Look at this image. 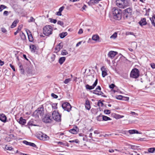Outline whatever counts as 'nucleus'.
<instances>
[{
  "label": "nucleus",
  "instance_id": "obj_1",
  "mask_svg": "<svg viewBox=\"0 0 155 155\" xmlns=\"http://www.w3.org/2000/svg\"><path fill=\"white\" fill-rule=\"evenodd\" d=\"M117 6L120 8H124L130 5L129 2L127 0H117L116 2Z\"/></svg>",
  "mask_w": 155,
  "mask_h": 155
},
{
  "label": "nucleus",
  "instance_id": "obj_2",
  "mask_svg": "<svg viewBox=\"0 0 155 155\" xmlns=\"http://www.w3.org/2000/svg\"><path fill=\"white\" fill-rule=\"evenodd\" d=\"M121 11L120 10L114 8L112 9V15L114 19L119 20L121 18Z\"/></svg>",
  "mask_w": 155,
  "mask_h": 155
},
{
  "label": "nucleus",
  "instance_id": "obj_3",
  "mask_svg": "<svg viewBox=\"0 0 155 155\" xmlns=\"http://www.w3.org/2000/svg\"><path fill=\"white\" fill-rule=\"evenodd\" d=\"M43 34L46 36H49L52 33L53 28L50 25H47L43 28Z\"/></svg>",
  "mask_w": 155,
  "mask_h": 155
},
{
  "label": "nucleus",
  "instance_id": "obj_4",
  "mask_svg": "<svg viewBox=\"0 0 155 155\" xmlns=\"http://www.w3.org/2000/svg\"><path fill=\"white\" fill-rule=\"evenodd\" d=\"M43 114L44 111L42 108H38L34 112L33 114L34 116L36 118H41Z\"/></svg>",
  "mask_w": 155,
  "mask_h": 155
},
{
  "label": "nucleus",
  "instance_id": "obj_5",
  "mask_svg": "<svg viewBox=\"0 0 155 155\" xmlns=\"http://www.w3.org/2000/svg\"><path fill=\"white\" fill-rule=\"evenodd\" d=\"M37 138L43 141H47L49 139V137L46 134H43L41 132H39L37 134Z\"/></svg>",
  "mask_w": 155,
  "mask_h": 155
},
{
  "label": "nucleus",
  "instance_id": "obj_6",
  "mask_svg": "<svg viewBox=\"0 0 155 155\" xmlns=\"http://www.w3.org/2000/svg\"><path fill=\"white\" fill-rule=\"evenodd\" d=\"M52 118L55 121L59 122L61 120V116L59 113L55 110L53 111L52 114Z\"/></svg>",
  "mask_w": 155,
  "mask_h": 155
},
{
  "label": "nucleus",
  "instance_id": "obj_7",
  "mask_svg": "<svg viewBox=\"0 0 155 155\" xmlns=\"http://www.w3.org/2000/svg\"><path fill=\"white\" fill-rule=\"evenodd\" d=\"M139 75V71L138 69L134 68L133 69L130 73V77L133 78H137Z\"/></svg>",
  "mask_w": 155,
  "mask_h": 155
},
{
  "label": "nucleus",
  "instance_id": "obj_8",
  "mask_svg": "<svg viewBox=\"0 0 155 155\" xmlns=\"http://www.w3.org/2000/svg\"><path fill=\"white\" fill-rule=\"evenodd\" d=\"M124 17L127 18L130 17L131 15L132 12V9L130 8H127L124 10Z\"/></svg>",
  "mask_w": 155,
  "mask_h": 155
},
{
  "label": "nucleus",
  "instance_id": "obj_9",
  "mask_svg": "<svg viewBox=\"0 0 155 155\" xmlns=\"http://www.w3.org/2000/svg\"><path fill=\"white\" fill-rule=\"evenodd\" d=\"M62 107L63 109L68 112L70 111L71 109V107L70 104L67 102L64 103L62 104Z\"/></svg>",
  "mask_w": 155,
  "mask_h": 155
},
{
  "label": "nucleus",
  "instance_id": "obj_10",
  "mask_svg": "<svg viewBox=\"0 0 155 155\" xmlns=\"http://www.w3.org/2000/svg\"><path fill=\"white\" fill-rule=\"evenodd\" d=\"M52 120L51 118L49 115L47 114L42 119L43 122L45 123H50L51 122Z\"/></svg>",
  "mask_w": 155,
  "mask_h": 155
},
{
  "label": "nucleus",
  "instance_id": "obj_11",
  "mask_svg": "<svg viewBox=\"0 0 155 155\" xmlns=\"http://www.w3.org/2000/svg\"><path fill=\"white\" fill-rule=\"evenodd\" d=\"M97 83V79L94 83L92 86H90L88 84H87L86 86V88L87 89L91 90L94 89V87L96 86Z\"/></svg>",
  "mask_w": 155,
  "mask_h": 155
},
{
  "label": "nucleus",
  "instance_id": "obj_12",
  "mask_svg": "<svg viewBox=\"0 0 155 155\" xmlns=\"http://www.w3.org/2000/svg\"><path fill=\"white\" fill-rule=\"evenodd\" d=\"M117 54V52L114 51H110L108 54V57L113 59Z\"/></svg>",
  "mask_w": 155,
  "mask_h": 155
},
{
  "label": "nucleus",
  "instance_id": "obj_13",
  "mask_svg": "<svg viewBox=\"0 0 155 155\" xmlns=\"http://www.w3.org/2000/svg\"><path fill=\"white\" fill-rule=\"evenodd\" d=\"M101 70L102 72V75L103 77H104L105 76L107 75V69L105 68L103 66L101 67Z\"/></svg>",
  "mask_w": 155,
  "mask_h": 155
},
{
  "label": "nucleus",
  "instance_id": "obj_14",
  "mask_svg": "<svg viewBox=\"0 0 155 155\" xmlns=\"http://www.w3.org/2000/svg\"><path fill=\"white\" fill-rule=\"evenodd\" d=\"M128 132L130 134H142V133L141 132H139L138 131L136 130H130L128 131Z\"/></svg>",
  "mask_w": 155,
  "mask_h": 155
},
{
  "label": "nucleus",
  "instance_id": "obj_15",
  "mask_svg": "<svg viewBox=\"0 0 155 155\" xmlns=\"http://www.w3.org/2000/svg\"><path fill=\"white\" fill-rule=\"evenodd\" d=\"M30 48L32 52L34 53L37 49V47L34 45H30Z\"/></svg>",
  "mask_w": 155,
  "mask_h": 155
},
{
  "label": "nucleus",
  "instance_id": "obj_16",
  "mask_svg": "<svg viewBox=\"0 0 155 155\" xmlns=\"http://www.w3.org/2000/svg\"><path fill=\"white\" fill-rule=\"evenodd\" d=\"M0 120L3 122H5L6 120L5 115L4 114L0 115Z\"/></svg>",
  "mask_w": 155,
  "mask_h": 155
},
{
  "label": "nucleus",
  "instance_id": "obj_17",
  "mask_svg": "<svg viewBox=\"0 0 155 155\" xmlns=\"http://www.w3.org/2000/svg\"><path fill=\"white\" fill-rule=\"evenodd\" d=\"M27 33L28 36L29 40L30 41H32L33 38L32 35L29 31H27Z\"/></svg>",
  "mask_w": 155,
  "mask_h": 155
},
{
  "label": "nucleus",
  "instance_id": "obj_18",
  "mask_svg": "<svg viewBox=\"0 0 155 155\" xmlns=\"http://www.w3.org/2000/svg\"><path fill=\"white\" fill-rule=\"evenodd\" d=\"M139 23L141 26L145 25L147 24L146 19L143 18L139 22Z\"/></svg>",
  "mask_w": 155,
  "mask_h": 155
},
{
  "label": "nucleus",
  "instance_id": "obj_19",
  "mask_svg": "<svg viewBox=\"0 0 155 155\" xmlns=\"http://www.w3.org/2000/svg\"><path fill=\"white\" fill-rule=\"evenodd\" d=\"M99 37L97 35H93L92 38V39L95 41H97L99 40Z\"/></svg>",
  "mask_w": 155,
  "mask_h": 155
},
{
  "label": "nucleus",
  "instance_id": "obj_20",
  "mask_svg": "<svg viewBox=\"0 0 155 155\" xmlns=\"http://www.w3.org/2000/svg\"><path fill=\"white\" fill-rule=\"evenodd\" d=\"M18 122L22 125L25 124L26 123V120L25 119H23L22 117H20Z\"/></svg>",
  "mask_w": 155,
  "mask_h": 155
},
{
  "label": "nucleus",
  "instance_id": "obj_21",
  "mask_svg": "<svg viewBox=\"0 0 155 155\" xmlns=\"http://www.w3.org/2000/svg\"><path fill=\"white\" fill-rule=\"evenodd\" d=\"M85 107L86 109L88 110H89L90 109L91 107L89 101H86Z\"/></svg>",
  "mask_w": 155,
  "mask_h": 155
},
{
  "label": "nucleus",
  "instance_id": "obj_22",
  "mask_svg": "<svg viewBox=\"0 0 155 155\" xmlns=\"http://www.w3.org/2000/svg\"><path fill=\"white\" fill-rule=\"evenodd\" d=\"M66 59L65 57H61L59 59V63L61 64H62L65 61Z\"/></svg>",
  "mask_w": 155,
  "mask_h": 155
},
{
  "label": "nucleus",
  "instance_id": "obj_23",
  "mask_svg": "<svg viewBox=\"0 0 155 155\" xmlns=\"http://www.w3.org/2000/svg\"><path fill=\"white\" fill-rule=\"evenodd\" d=\"M94 94L97 95H102L103 93L100 91H97V90H95L93 92Z\"/></svg>",
  "mask_w": 155,
  "mask_h": 155
},
{
  "label": "nucleus",
  "instance_id": "obj_24",
  "mask_svg": "<svg viewBox=\"0 0 155 155\" xmlns=\"http://www.w3.org/2000/svg\"><path fill=\"white\" fill-rule=\"evenodd\" d=\"M62 48V46L61 45V44L59 43L56 47L55 48V50L58 52Z\"/></svg>",
  "mask_w": 155,
  "mask_h": 155
},
{
  "label": "nucleus",
  "instance_id": "obj_25",
  "mask_svg": "<svg viewBox=\"0 0 155 155\" xmlns=\"http://www.w3.org/2000/svg\"><path fill=\"white\" fill-rule=\"evenodd\" d=\"M102 119L104 121H107L108 120H111V119L110 118V117H108L106 116H104L103 115V116H102Z\"/></svg>",
  "mask_w": 155,
  "mask_h": 155
},
{
  "label": "nucleus",
  "instance_id": "obj_26",
  "mask_svg": "<svg viewBox=\"0 0 155 155\" xmlns=\"http://www.w3.org/2000/svg\"><path fill=\"white\" fill-rule=\"evenodd\" d=\"M69 132L73 134H77L78 132V130L74 129H71L69 130Z\"/></svg>",
  "mask_w": 155,
  "mask_h": 155
},
{
  "label": "nucleus",
  "instance_id": "obj_27",
  "mask_svg": "<svg viewBox=\"0 0 155 155\" xmlns=\"http://www.w3.org/2000/svg\"><path fill=\"white\" fill-rule=\"evenodd\" d=\"M67 35V32H63L60 34V37L62 38H64Z\"/></svg>",
  "mask_w": 155,
  "mask_h": 155
},
{
  "label": "nucleus",
  "instance_id": "obj_28",
  "mask_svg": "<svg viewBox=\"0 0 155 155\" xmlns=\"http://www.w3.org/2000/svg\"><path fill=\"white\" fill-rule=\"evenodd\" d=\"M18 21L17 20L15 21L11 25V28H13L14 27H15L16 26L17 23H18Z\"/></svg>",
  "mask_w": 155,
  "mask_h": 155
},
{
  "label": "nucleus",
  "instance_id": "obj_29",
  "mask_svg": "<svg viewBox=\"0 0 155 155\" xmlns=\"http://www.w3.org/2000/svg\"><path fill=\"white\" fill-rule=\"evenodd\" d=\"M155 151V148H150L148 149V152L150 153H153Z\"/></svg>",
  "mask_w": 155,
  "mask_h": 155
},
{
  "label": "nucleus",
  "instance_id": "obj_30",
  "mask_svg": "<svg viewBox=\"0 0 155 155\" xmlns=\"http://www.w3.org/2000/svg\"><path fill=\"white\" fill-rule=\"evenodd\" d=\"M20 36L21 38L23 40H25L26 39V37L25 34L22 32L20 33Z\"/></svg>",
  "mask_w": 155,
  "mask_h": 155
},
{
  "label": "nucleus",
  "instance_id": "obj_31",
  "mask_svg": "<svg viewBox=\"0 0 155 155\" xmlns=\"http://www.w3.org/2000/svg\"><path fill=\"white\" fill-rule=\"evenodd\" d=\"M117 36V34L116 32H114L110 37L111 39H115Z\"/></svg>",
  "mask_w": 155,
  "mask_h": 155
},
{
  "label": "nucleus",
  "instance_id": "obj_32",
  "mask_svg": "<svg viewBox=\"0 0 155 155\" xmlns=\"http://www.w3.org/2000/svg\"><path fill=\"white\" fill-rule=\"evenodd\" d=\"M7 8V7L3 5H0V12H2L4 9Z\"/></svg>",
  "mask_w": 155,
  "mask_h": 155
},
{
  "label": "nucleus",
  "instance_id": "obj_33",
  "mask_svg": "<svg viewBox=\"0 0 155 155\" xmlns=\"http://www.w3.org/2000/svg\"><path fill=\"white\" fill-rule=\"evenodd\" d=\"M102 116H103V115L101 114H100L97 117V120L98 121H101L102 119Z\"/></svg>",
  "mask_w": 155,
  "mask_h": 155
},
{
  "label": "nucleus",
  "instance_id": "obj_34",
  "mask_svg": "<svg viewBox=\"0 0 155 155\" xmlns=\"http://www.w3.org/2000/svg\"><path fill=\"white\" fill-rule=\"evenodd\" d=\"M61 54L63 55H65L67 54L68 52L65 50H64L62 51Z\"/></svg>",
  "mask_w": 155,
  "mask_h": 155
},
{
  "label": "nucleus",
  "instance_id": "obj_35",
  "mask_svg": "<svg viewBox=\"0 0 155 155\" xmlns=\"http://www.w3.org/2000/svg\"><path fill=\"white\" fill-rule=\"evenodd\" d=\"M71 78H68L66 79L64 81V83L65 84H67L68 83H69L70 81H71Z\"/></svg>",
  "mask_w": 155,
  "mask_h": 155
},
{
  "label": "nucleus",
  "instance_id": "obj_36",
  "mask_svg": "<svg viewBox=\"0 0 155 155\" xmlns=\"http://www.w3.org/2000/svg\"><path fill=\"white\" fill-rule=\"evenodd\" d=\"M69 142L70 143H78L79 142L78 139H76L75 140H69Z\"/></svg>",
  "mask_w": 155,
  "mask_h": 155
},
{
  "label": "nucleus",
  "instance_id": "obj_37",
  "mask_svg": "<svg viewBox=\"0 0 155 155\" xmlns=\"http://www.w3.org/2000/svg\"><path fill=\"white\" fill-rule=\"evenodd\" d=\"M124 97L120 95H119L118 96H117L116 97V98L117 99L119 100H121L123 99V98Z\"/></svg>",
  "mask_w": 155,
  "mask_h": 155
},
{
  "label": "nucleus",
  "instance_id": "obj_38",
  "mask_svg": "<svg viewBox=\"0 0 155 155\" xmlns=\"http://www.w3.org/2000/svg\"><path fill=\"white\" fill-rule=\"evenodd\" d=\"M57 103H54L52 105V107L54 109H56L57 108Z\"/></svg>",
  "mask_w": 155,
  "mask_h": 155
},
{
  "label": "nucleus",
  "instance_id": "obj_39",
  "mask_svg": "<svg viewBox=\"0 0 155 155\" xmlns=\"http://www.w3.org/2000/svg\"><path fill=\"white\" fill-rule=\"evenodd\" d=\"M5 148L6 150H12L13 149V148L12 147H9L7 145H6Z\"/></svg>",
  "mask_w": 155,
  "mask_h": 155
},
{
  "label": "nucleus",
  "instance_id": "obj_40",
  "mask_svg": "<svg viewBox=\"0 0 155 155\" xmlns=\"http://www.w3.org/2000/svg\"><path fill=\"white\" fill-rule=\"evenodd\" d=\"M150 20L151 21L152 25H153L155 27V23L154 22V20H153V18H150Z\"/></svg>",
  "mask_w": 155,
  "mask_h": 155
},
{
  "label": "nucleus",
  "instance_id": "obj_41",
  "mask_svg": "<svg viewBox=\"0 0 155 155\" xmlns=\"http://www.w3.org/2000/svg\"><path fill=\"white\" fill-rule=\"evenodd\" d=\"M104 112L105 114H110V111L108 110H104Z\"/></svg>",
  "mask_w": 155,
  "mask_h": 155
},
{
  "label": "nucleus",
  "instance_id": "obj_42",
  "mask_svg": "<svg viewBox=\"0 0 155 155\" xmlns=\"http://www.w3.org/2000/svg\"><path fill=\"white\" fill-rule=\"evenodd\" d=\"M35 19L33 18L32 17H31L30 19L28 20V22H32L34 21Z\"/></svg>",
  "mask_w": 155,
  "mask_h": 155
},
{
  "label": "nucleus",
  "instance_id": "obj_43",
  "mask_svg": "<svg viewBox=\"0 0 155 155\" xmlns=\"http://www.w3.org/2000/svg\"><path fill=\"white\" fill-rule=\"evenodd\" d=\"M57 24L61 26H63L64 25L63 22L61 21H58L57 22Z\"/></svg>",
  "mask_w": 155,
  "mask_h": 155
},
{
  "label": "nucleus",
  "instance_id": "obj_44",
  "mask_svg": "<svg viewBox=\"0 0 155 155\" xmlns=\"http://www.w3.org/2000/svg\"><path fill=\"white\" fill-rule=\"evenodd\" d=\"M28 145H29L31 146L32 147H36V145L34 143H31V142L29 143Z\"/></svg>",
  "mask_w": 155,
  "mask_h": 155
},
{
  "label": "nucleus",
  "instance_id": "obj_45",
  "mask_svg": "<svg viewBox=\"0 0 155 155\" xmlns=\"http://www.w3.org/2000/svg\"><path fill=\"white\" fill-rule=\"evenodd\" d=\"M55 142L56 143L58 144H59V145H65L64 143L61 142H60V141Z\"/></svg>",
  "mask_w": 155,
  "mask_h": 155
},
{
  "label": "nucleus",
  "instance_id": "obj_46",
  "mask_svg": "<svg viewBox=\"0 0 155 155\" xmlns=\"http://www.w3.org/2000/svg\"><path fill=\"white\" fill-rule=\"evenodd\" d=\"M51 96L53 98H57L58 97V96L54 94V93H52L51 94Z\"/></svg>",
  "mask_w": 155,
  "mask_h": 155
},
{
  "label": "nucleus",
  "instance_id": "obj_47",
  "mask_svg": "<svg viewBox=\"0 0 155 155\" xmlns=\"http://www.w3.org/2000/svg\"><path fill=\"white\" fill-rule=\"evenodd\" d=\"M10 138H12L14 139V138H15V136L13 134H11V135H10L9 137H7L6 138V139H9Z\"/></svg>",
  "mask_w": 155,
  "mask_h": 155
},
{
  "label": "nucleus",
  "instance_id": "obj_48",
  "mask_svg": "<svg viewBox=\"0 0 155 155\" xmlns=\"http://www.w3.org/2000/svg\"><path fill=\"white\" fill-rule=\"evenodd\" d=\"M9 12L7 11H5L3 13V14L4 15L7 16Z\"/></svg>",
  "mask_w": 155,
  "mask_h": 155
},
{
  "label": "nucleus",
  "instance_id": "obj_49",
  "mask_svg": "<svg viewBox=\"0 0 155 155\" xmlns=\"http://www.w3.org/2000/svg\"><path fill=\"white\" fill-rule=\"evenodd\" d=\"M151 67L153 68H155V64L153 63H152L150 64Z\"/></svg>",
  "mask_w": 155,
  "mask_h": 155
},
{
  "label": "nucleus",
  "instance_id": "obj_50",
  "mask_svg": "<svg viewBox=\"0 0 155 155\" xmlns=\"http://www.w3.org/2000/svg\"><path fill=\"white\" fill-rule=\"evenodd\" d=\"M103 104L102 102H101V101H100V102L99 101L98 102V105L99 107H102L103 105Z\"/></svg>",
  "mask_w": 155,
  "mask_h": 155
},
{
  "label": "nucleus",
  "instance_id": "obj_51",
  "mask_svg": "<svg viewBox=\"0 0 155 155\" xmlns=\"http://www.w3.org/2000/svg\"><path fill=\"white\" fill-rule=\"evenodd\" d=\"M137 147H138L137 146L133 145L131 146V148L132 149L135 150L136 149Z\"/></svg>",
  "mask_w": 155,
  "mask_h": 155
},
{
  "label": "nucleus",
  "instance_id": "obj_52",
  "mask_svg": "<svg viewBox=\"0 0 155 155\" xmlns=\"http://www.w3.org/2000/svg\"><path fill=\"white\" fill-rule=\"evenodd\" d=\"M57 21L55 19H51L50 22L52 23H55Z\"/></svg>",
  "mask_w": 155,
  "mask_h": 155
},
{
  "label": "nucleus",
  "instance_id": "obj_53",
  "mask_svg": "<svg viewBox=\"0 0 155 155\" xmlns=\"http://www.w3.org/2000/svg\"><path fill=\"white\" fill-rule=\"evenodd\" d=\"M129 100V98L127 97H124L123 98L122 100H125L126 101H128Z\"/></svg>",
  "mask_w": 155,
  "mask_h": 155
},
{
  "label": "nucleus",
  "instance_id": "obj_54",
  "mask_svg": "<svg viewBox=\"0 0 155 155\" xmlns=\"http://www.w3.org/2000/svg\"><path fill=\"white\" fill-rule=\"evenodd\" d=\"M23 143L26 145H29V142H28L26 140H24L23 141Z\"/></svg>",
  "mask_w": 155,
  "mask_h": 155
},
{
  "label": "nucleus",
  "instance_id": "obj_55",
  "mask_svg": "<svg viewBox=\"0 0 155 155\" xmlns=\"http://www.w3.org/2000/svg\"><path fill=\"white\" fill-rule=\"evenodd\" d=\"M126 35H134V34L132 32H127L126 33Z\"/></svg>",
  "mask_w": 155,
  "mask_h": 155
},
{
  "label": "nucleus",
  "instance_id": "obj_56",
  "mask_svg": "<svg viewBox=\"0 0 155 155\" xmlns=\"http://www.w3.org/2000/svg\"><path fill=\"white\" fill-rule=\"evenodd\" d=\"M115 85L114 84H112L110 85L109 86V87L110 88H113L115 87Z\"/></svg>",
  "mask_w": 155,
  "mask_h": 155
},
{
  "label": "nucleus",
  "instance_id": "obj_57",
  "mask_svg": "<svg viewBox=\"0 0 155 155\" xmlns=\"http://www.w3.org/2000/svg\"><path fill=\"white\" fill-rule=\"evenodd\" d=\"M64 7L63 6H62V7H61L59 8V11L60 12H61V13L62 11L64 9Z\"/></svg>",
  "mask_w": 155,
  "mask_h": 155
},
{
  "label": "nucleus",
  "instance_id": "obj_58",
  "mask_svg": "<svg viewBox=\"0 0 155 155\" xmlns=\"http://www.w3.org/2000/svg\"><path fill=\"white\" fill-rule=\"evenodd\" d=\"M10 67L12 68L14 71H15V69L14 66L12 65L11 64H10Z\"/></svg>",
  "mask_w": 155,
  "mask_h": 155
},
{
  "label": "nucleus",
  "instance_id": "obj_59",
  "mask_svg": "<svg viewBox=\"0 0 155 155\" xmlns=\"http://www.w3.org/2000/svg\"><path fill=\"white\" fill-rule=\"evenodd\" d=\"M130 114L134 115H136L137 116L138 114L137 113H135L134 112L131 111L130 112Z\"/></svg>",
  "mask_w": 155,
  "mask_h": 155
},
{
  "label": "nucleus",
  "instance_id": "obj_60",
  "mask_svg": "<svg viewBox=\"0 0 155 155\" xmlns=\"http://www.w3.org/2000/svg\"><path fill=\"white\" fill-rule=\"evenodd\" d=\"M150 8H149L147 10H146V14H145V15H149V12L150 11Z\"/></svg>",
  "mask_w": 155,
  "mask_h": 155
},
{
  "label": "nucleus",
  "instance_id": "obj_61",
  "mask_svg": "<svg viewBox=\"0 0 155 155\" xmlns=\"http://www.w3.org/2000/svg\"><path fill=\"white\" fill-rule=\"evenodd\" d=\"M83 32V31L82 29H79L78 32V34H81Z\"/></svg>",
  "mask_w": 155,
  "mask_h": 155
},
{
  "label": "nucleus",
  "instance_id": "obj_62",
  "mask_svg": "<svg viewBox=\"0 0 155 155\" xmlns=\"http://www.w3.org/2000/svg\"><path fill=\"white\" fill-rule=\"evenodd\" d=\"M145 139V138H140L138 140L140 141H145L146 140Z\"/></svg>",
  "mask_w": 155,
  "mask_h": 155
},
{
  "label": "nucleus",
  "instance_id": "obj_63",
  "mask_svg": "<svg viewBox=\"0 0 155 155\" xmlns=\"http://www.w3.org/2000/svg\"><path fill=\"white\" fill-rule=\"evenodd\" d=\"M23 25H21L19 26L18 28V30H21L22 28Z\"/></svg>",
  "mask_w": 155,
  "mask_h": 155
},
{
  "label": "nucleus",
  "instance_id": "obj_64",
  "mask_svg": "<svg viewBox=\"0 0 155 155\" xmlns=\"http://www.w3.org/2000/svg\"><path fill=\"white\" fill-rule=\"evenodd\" d=\"M56 14L58 15L61 16V12H60L59 11L57 12Z\"/></svg>",
  "mask_w": 155,
  "mask_h": 155
}]
</instances>
